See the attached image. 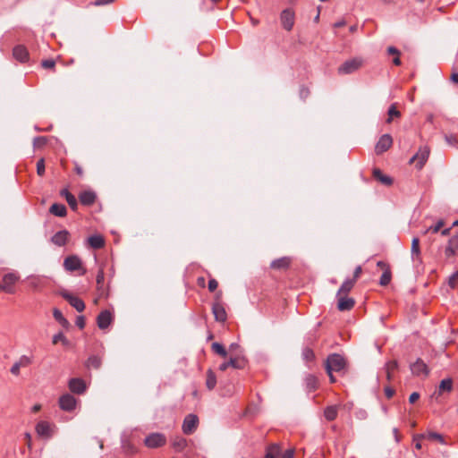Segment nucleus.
I'll list each match as a JSON object with an SVG mask.
<instances>
[{"label":"nucleus","mask_w":458,"mask_h":458,"mask_svg":"<svg viewBox=\"0 0 458 458\" xmlns=\"http://www.w3.org/2000/svg\"><path fill=\"white\" fill-rule=\"evenodd\" d=\"M75 324L80 329H83L86 325L85 318L83 316H78Z\"/></svg>","instance_id":"obj_53"},{"label":"nucleus","mask_w":458,"mask_h":458,"mask_svg":"<svg viewBox=\"0 0 458 458\" xmlns=\"http://www.w3.org/2000/svg\"><path fill=\"white\" fill-rule=\"evenodd\" d=\"M212 313L217 322H225L227 319L224 304L220 301H216L213 303Z\"/></svg>","instance_id":"obj_18"},{"label":"nucleus","mask_w":458,"mask_h":458,"mask_svg":"<svg viewBox=\"0 0 458 458\" xmlns=\"http://www.w3.org/2000/svg\"><path fill=\"white\" fill-rule=\"evenodd\" d=\"M429 148L427 146H422L419 148L418 152L410 159V163L411 164L416 162L415 166L418 169H421L424 166L425 163L427 162L429 157Z\"/></svg>","instance_id":"obj_5"},{"label":"nucleus","mask_w":458,"mask_h":458,"mask_svg":"<svg viewBox=\"0 0 458 458\" xmlns=\"http://www.w3.org/2000/svg\"><path fill=\"white\" fill-rule=\"evenodd\" d=\"M336 298H337V309L340 311L351 310L355 305V301L353 298H349L345 295L336 296Z\"/></svg>","instance_id":"obj_21"},{"label":"nucleus","mask_w":458,"mask_h":458,"mask_svg":"<svg viewBox=\"0 0 458 458\" xmlns=\"http://www.w3.org/2000/svg\"><path fill=\"white\" fill-rule=\"evenodd\" d=\"M20 280V276L17 273H7L3 276V283L1 284L2 292L9 294L15 293V284Z\"/></svg>","instance_id":"obj_3"},{"label":"nucleus","mask_w":458,"mask_h":458,"mask_svg":"<svg viewBox=\"0 0 458 458\" xmlns=\"http://www.w3.org/2000/svg\"><path fill=\"white\" fill-rule=\"evenodd\" d=\"M387 115L388 117L386 121L387 123H391L394 118L401 117V113L397 110L396 103H394L389 106Z\"/></svg>","instance_id":"obj_37"},{"label":"nucleus","mask_w":458,"mask_h":458,"mask_svg":"<svg viewBox=\"0 0 458 458\" xmlns=\"http://www.w3.org/2000/svg\"><path fill=\"white\" fill-rule=\"evenodd\" d=\"M361 66V61L360 59L354 58L351 60L345 61L341 66L338 68L339 74H350L357 71Z\"/></svg>","instance_id":"obj_9"},{"label":"nucleus","mask_w":458,"mask_h":458,"mask_svg":"<svg viewBox=\"0 0 458 458\" xmlns=\"http://www.w3.org/2000/svg\"><path fill=\"white\" fill-rule=\"evenodd\" d=\"M172 445L173 447L177 451V452H181L182 451L186 445H187V441L184 437H176L173 442H172Z\"/></svg>","instance_id":"obj_40"},{"label":"nucleus","mask_w":458,"mask_h":458,"mask_svg":"<svg viewBox=\"0 0 458 458\" xmlns=\"http://www.w3.org/2000/svg\"><path fill=\"white\" fill-rule=\"evenodd\" d=\"M52 342L54 344H56L59 342H61L65 346L69 344V340L64 336V335L62 332H59L58 334L55 335L53 336Z\"/></svg>","instance_id":"obj_47"},{"label":"nucleus","mask_w":458,"mask_h":458,"mask_svg":"<svg viewBox=\"0 0 458 458\" xmlns=\"http://www.w3.org/2000/svg\"><path fill=\"white\" fill-rule=\"evenodd\" d=\"M420 398V394L417 392H413L411 394L409 397V402L411 403H414Z\"/></svg>","instance_id":"obj_61"},{"label":"nucleus","mask_w":458,"mask_h":458,"mask_svg":"<svg viewBox=\"0 0 458 458\" xmlns=\"http://www.w3.org/2000/svg\"><path fill=\"white\" fill-rule=\"evenodd\" d=\"M310 95V89L304 86L300 89V97L302 99H306Z\"/></svg>","instance_id":"obj_55"},{"label":"nucleus","mask_w":458,"mask_h":458,"mask_svg":"<svg viewBox=\"0 0 458 458\" xmlns=\"http://www.w3.org/2000/svg\"><path fill=\"white\" fill-rule=\"evenodd\" d=\"M97 194L91 190L83 191L79 194V200L81 205L89 207L96 202Z\"/></svg>","instance_id":"obj_20"},{"label":"nucleus","mask_w":458,"mask_h":458,"mask_svg":"<svg viewBox=\"0 0 458 458\" xmlns=\"http://www.w3.org/2000/svg\"><path fill=\"white\" fill-rule=\"evenodd\" d=\"M346 360L338 353L329 354L326 360L325 368L327 374L330 371L344 372L346 369Z\"/></svg>","instance_id":"obj_1"},{"label":"nucleus","mask_w":458,"mask_h":458,"mask_svg":"<svg viewBox=\"0 0 458 458\" xmlns=\"http://www.w3.org/2000/svg\"><path fill=\"white\" fill-rule=\"evenodd\" d=\"M453 389V380L452 378H445L443 379L438 386V390L434 393L435 395H440L443 392H451Z\"/></svg>","instance_id":"obj_32"},{"label":"nucleus","mask_w":458,"mask_h":458,"mask_svg":"<svg viewBox=\"0 0 458 458\" xmlns=\"http://www.w3.org/2000/svg\"><path fill=\"white\" fill-rule=\"evenodd\" d=\"M362 273V268L360 266H358L356 267V268L354 269V272H353V277L351 278L352 280H355V282L359 279V277L360 276Z\"/></svg>","instance_id":"obj_57"},{"label":"nucleus","mask_w":458,"mask_h":458,"mask_svg":"<svg viewBox=\"0 0 458 458\" xmlns=\"http://www.w3.org/2000/svg\"><path fill=\"white\" fill-rule=\"evenodd\" d=\"M41 65L45 69H53L55 66V62L53 59H46L42 61Z\"/></svg>","instance_id":"obj_52"},{"label":"nucleus","mask_w":458,"mask_h":458,"mask_svg":"<svg viewBox=\"0 0 458 458\" xmlns=\"http://www.w3.org/2000/svg\"><path fill=\"white\" fill-rule=\"evenodd\" d=\"M423 438H428L429 440H437L438 441L439 443H441L442 445H445V441L444 439V437L439 434V433H437V432H429L428 435H424V434H421V435H417L414 437V440H420V439H423Z\"/></svg>","instance_id":"obj_29"},{"label":"nucleus","mask_w":458,"mask_h":458,"mask_svg":"<svg viewBox=\"0 0 458 458\" xmlns=\"http://www.w3.org/2000/svg\"><path fill=\"white\" fill-rule=\"evenodd\" d=\"M88 243L91 248H93L95 250H98V249H101L104 247L105 240H104L103 236L95 234V235H91L88 238Z\"/></svg>","instance_id":"obj_28"},{"label":"nucleus","mask_w":458,"mask_h":458,"mask_svg":"<svg viewBox=\"0 0 458 458\" xmlns=\"http://www.w3.org/2000/svg\"><path fill=\"white\" fill-rule=\"evenodd\" d=\"M393 144V139L390 134H383L375 146V152L380 155L390 148Z\"/></svg>","instance_id":"obj_11"},{"label":"nucleus","mask_w":458,"mask_h":458,"mask_svg":"<svg viewBox=\"0 0 458 458\" xmlns=\"http://www.w3.org/2000/svg\"><path fill=\"white\" fill-rule=\"evenodd\" d=\"M37 434L44 438H50L53 435V429L47 421L41 420L36 425Z\"/></svg>","instance_id":"obj_19"},{"label":"nucleus","mask_w":458,"mask_h":458,"mask_svg":"<svg viewBox=\"0 0 458 458\" xmlns=\"http://www.w3.org/2000/svg\"><path fill=\"white\" fill-rule=\"evenodd\" d=\"M166 443L165 437L161 433H152L146 437L144 444L148 448H157L165 445Z\"/></svg>","instance_id":"obj_7"},{"label":"nucleus","mask_w":458,"mask_h":458,"mask_svg":"<svg viewBox=\"0 0 458 458\" xmlns=\"http://www.w3.org/2000/svg\"><path fill=\"white\" fill-rule=\"evenodd\" d=\"M306 387L309 391H315L318 388V379L314 375H308L305 378Z\"/></svg>","instance_id":"obj_39"},{"label":"nucleus","mask_w":458,"mask_h":458,"mask_svg":"<svg viewBox=\"0 0 458 458\" xmlns=\"http://www.w3.org/2000/svg\"><path fill=\"white\" fill-rule=\"evenodd\" d=\"M411 257L415 266L422 264L420 239L418 237H414L411 241Z\"/></svg>","instance_id":"obj_13"},{"label":"nucleus","mask_w":458,"mask_h":458,"mask_svg":"<svg viewBox=\"0 0 458 458\" xmlns=\"http://www.w3.org/2000/svg\"><path fill=\"white\" fill-rule=\"evenodd\" d=\"M372 175L375 180L386 186H391L393 184V179L390 176L384 174L379 168H373Z\"/></svg>","instance_id":"obj_25"},{"label":"nucleus","mask_w":458,"mask_h":458,"mask_svg":"<svg viewBox=\"0 0 458 458\" xmlns=\"http://www.w3.org/2000/svg\"><path fill=\"white\" fill-rule=\"evenodd\" d=\"M20 369H21V367L17 364V362H14L13 365L10 369V372L13 376L18 377L20 375Z\"/></svg>","instance_id":"obj_56"},{"label":"nucleus","mask_w":458,"mask_h":458,"mask_svg":"<svg viewBox=\"0 0 458 458\" xmlns=\"http://www.w3.org/2000/svg\"><path fill=\"white\" fill-rule=\"evenodd\" d=\"M114 317L112 313L107 310H102L97 318V324L100 329H106L112 323Z\"/></svg>","instance_id":"obj_17"},{"label":"nucleus","mask_w":458,"mask_h":458,"mask_svg":"<svg viewBox=\"0 0 458 458\" xmlns=\"http://www.w3.org/2000/svg\"><path fill=\"white\" fill-rule=\"evenodd\" d=\"M292 263L290 257H282L273 260L270 264V267L275 270H285Z\"/></svg>","instance_id":"obj_24"},{"label":"nucleus","mask_w":458,"mask_h":458,"mask_svg":"<svg viewBox=\"0 0 458 458\" xmlns=\"http://www.w3.org/2000/svg\"><path fill=\"white\" fill-rule=\"evenodd\" d=\"M16 362L21 368H27L32 363V358L21 355Z\"/></svg>","instance_id":"obj_46"},{"label":"nucleus","mask_w":458,"mask_h":458,"mask_svg":"<svg viewBox=\"0 0 458 458\" xmlns=\"http://www.w3.org/2000/svg\"><path fill=\"white\" fill-rule=\"evenodd\" d=\"M387 53L389 55H400V54H401L400 51L394 47H389L387 48Z\"/></svg>","instance_id":"obj_62"},{"label":"nucleus","mask_w":458,"mask_h":458,"mask_svg":"<svg viewBox=\"0 0 458 458\" xmlns=\"http://www.w3.org/2000/svg\"><path fill=\"white\" fill-rule=\"evenodd\" d=\"M13 55L17 61L21 63H26L30 57L29 51L23 45H18L14 47L13 49Z\"/></svg>","instance_id":"obj_23"},{"label":"nucleus","mask_w":458,"mask_h":458,"mask_svg":"<svg viewBox=\"0 0 458 458\" xmlns=\"http://www.w3.org/2000/svg\"><path fill=\"white\" fill-rule=\"evenodd\" d=\"M64 268L68 272L78 271L80 276H84L87 272L81 258L77 255L67 256L64 260Z\"/></svg>","instance_id":"obj_2"},{"label":"nucleus","mask_w":458,"mask_h":458,"mask_svg":"<svg viewBox=\"0 0 458 458\" xmlns=\"http://www.w3.org/2000/svg\"><path fill=\"white\" fill-rule=\"evenodd\" d=\"M68 386L70 391L76 394H82L87 388L85 381L80 377L71 378L69 380Z\"/></svg>","instance_id":"obj_15"},{"label":"nucleus","mask_w":458,"mask_h":458,"mask_svg":"<svg viewBox=\"0 0 458 458\" xmlns=\"http://www.w3.org/2000/svg\"><path fill=\"white\" fill-rule=\"evenodd\" d=\"M102 365V358L98 355H90L85 362L87 369H98Z\"/></svg>","instance_id":"obj_30"},{"label":"nucleus","mask_w":458,"mask_h":458,"mask_svg":"<svg viewBox=\"0 0 458 458\" xmlns=\"http://www.w3.org/2000/svg\"><path fill=\"white\" fill-rule=\"evenodd\" d=\"M456 255H458V232L449 239L445 249V257L447 261L454 263L452 259Z\"/></svg>","instance_id":"obj_6"},{"label":"nucleus","mask_w":458,"mask_h":458,"mask_svg":"<svg viewBox=\"0 0 458 458\" xmlns=\"http://www.w3.org/2000/svg\"><path fill=\"white\" fill-rule=\"evenodd\" d=\"M114 0H95L94 5L100 6L113 3Z\"/></svg>","instance_id":"obj_59"},{"label":"nucleus","mask_w":458,"mask_h":458,"mask_svg":"<svg viewBox=\"0 0 458 458\" xmlns=\"http://www.w3.org/2000/svg\"><path fill=\"white\" fill-rule=\"evenodd\" d=\"M444 225H445L444 220L440 219V220H438V221L437 222V224H436V225H431V226H430V227L426 231V233L430 232V233H438V232L440 231V229L444 226Z\"/></svg>","instance_id":"obj_48"},{"label":"nucleus","mask_w":458,"mask_h":458,"mask_svg":"<svg viewBox=\"0 0 458 458\" xmlns=\"http://www.w3.org/2000/svg\"><path fill=\"white\" fill-rule=\"evenodd\" d=\"M217 286H218V283H217V281L216 279L211 278L208 281V290H209V292H211V293L215 292L217 289Z\"/></svg>","instance_id":"obj_54"},{"label":"nucleus","mask_w":458,"mask_h":458,"mask_svg":"<svg viewBox=\"0 0 458 458\" xmlns=\"http://www.w3.org/2000/svg\"><path fill=\"white\" fill-rule=\"evenodd\" d=\"M49 213L58 217H64L67 215V208L64 204L54 203L49 208Z\"/></svg>","instance_id":"obj_26"},{"label":"nucleus","mask_w":458,"mask_h":458,"mask_svg":"<svg viewBox=\"0 0 458 458\" xmlns=\"http://www.w3.org/2000/svg\"><path fill=\"white\" fill-rule=\"evenodd\" d=\"M445 139L449 145H454L457 142V139L454 135H445Z\"/></svg>","instance_id":"obj_58"},{"label":"nucleus","mask_w":458,"mask_h":458,"mask_svg":"<svg viewBox=\"0 0 458 458\" xmlns=\"http://www.w3.org/2000/svg\"><path fill=\"white\" fill-rule=\"evenodd\" d=\"M280 21L284 30H292L294 25V13L290 9L284 10L280 15Z\"/></svg>","instance_id":"obj_12"},{"label":"nucleus","mask_w":458,"mask_h":458,"mask_svg":"<svg viewBox=\"0 0 458 458\" xmlns=\"http://www.w3.org/2000/svg\"><path fill=\"white\" fill-rule=\"evenodd\" d=\"M385 394L387 398H391L394 394V390L391 387H386Z\"/></svg>","instance_id":"obj_64"},{"label":"nucleus","mask_w":458,"mask_h":458,"mask_svg":"<svg viewBox=\"0 0 458 458\" xmlns=\"http://www.w3.org/2000/svg\"><path fill=\"white\" fill-rule=\"evenodd\" d=\"M66 201L72 211L78 210V202L74 195L67 198Z\"/></svg>","instance_id":"obj_50"},{"label":"nucleus","mask_w":458,"mask_h":458,"mask_svg":"<svg viewBox=\"0 0 458 458\" xmlns=\"http://www.w3.org/2000/svg\"><path fill=\"white\" fill-rule=\"evenodd\" d=\"M458 284V270L452 274L448 278V285L454 289Z\"/></svg>","instance_id":"obj_49"},{"label":"nucleus","mask_w":458,"mask_h":458,"mask_svg":"<svg viewBox=\"0 0 458 458\" xmlns=\"http://www.w3.org/2000/svg\"><path fill=\"white\" fill-rule=\"evenodd\" d=\"M122 447L123 452L127 454L132 455L137 453L136 446L129 440L123 441Z\"/></svg>","instance_id":"obj_42"},{"label":"nucleus","mask_w":458,"mask_h":458,"mask_svg":"<svg viewBox=\"0 0 458 458\" xmlns=\"http://www.w3.org/2000/svg\"><path fill=\"white\" fill-rule=\"evenodd\" d=\"M281 453L280 445L277 444H271L267 447L264 458H276Z\"/></svg>","instance_id":"obj_35"},{"label":"nucleus","mask_w":458,"mask_h":458,"mask_svg":"<svg viewBox=\"0 0 458 458\" xmlns=\"http://www.w3.org/2000/svg\"><path fill=\"white\" fill-rule=\"evenodd\" d=\"M410 368L414 376H428L429 373L427 364L420 358L417 359L415 362L411 363Z\"/></svg>","instance_id":"obj_16"},{"label":"nucleus","mask_w":458,"mask_h":458,"mask_svg":"<svg viewBox=\"0 0 458 458\" xmlns=\"http://www.w3.org/2000/svg\"><path fill=\"white\" fill-rule=\"evenodd\" d=\"M294 451L293 449L286 450L282 455L281 458H293Z\"/></svg>","instance_id":"obj_60"},{"label":"nucleus","mask_w":458,"mask_h":458,"mask_svg":"<svg viewBox=\"0 0 458 458\" xmlns=\"http://www.w3.org/2000/svg\"><path fill=\"white\" fill-rule=\"evenodd\" d=\"M60 195L64 197L65 199H67V198L72 197L73 194H72L68 189H63L60 191Z\"/></svg>","instance_id":"obj_63"},{"label":"nucleus","mask_w":458,"mask_h":458,"mask_svg":"<svg viewBox=\"0 0 458 458\" xmlns=\"http://www.w3.org/2000/svg\"><path fill=\"white\" fill-rule=\"evenodd\" d=\"M211 349L215 353L220 355L223 358H225L227 356V352L224 345L217 342L212 344Z\"/></svg>","instance_id":"obj_43"},{"label":"nucleus","mask_w":458,"mask_h":458,"mask_svg":"<svg viewBox=\"0 0 458 458\" xmlns=\"http://www.w3.org/2000/svg\"><path fill=\"white\" fill-rule=\"evenodd\" d=\"M37 174L39 176H43L45 174V160H44V158H40L37 162Z\"/></svg>","instance_id":"obj_51"},{"label":"nucleus","mask_w":458,"mask_h":458,"mask_svg":"<svg viewBox=\"0 0 458 458\" xmlns=\"http://www.w3.org/2000/svg\"><path fill=\"white\" fill-rule=\"evenodd\" d=\"M47 138L46 136H38L33 139L34 148H40L47 145Z\"/></svg>","instance_id":"obj_44"},{"label":"nucleus","mask_w":458,"mask_h":458,"mask_svg":"<svg viewBox=\"0 0 458 458\" xmlns=\"http://www.w3.org/2000/svg\"><path fill=\"white\" fill-rule=\"evenodd\" d=\"M105 273L102 268H100L97 274L96 283H97V293L98 298H107L108 297V290L105 287Z\"/></svg>","instance_id":"obj_14"},{"label":"nucleus","mask_w":458,"mask_h":458,"mask_svg":"<svg viewBox=\"0 0 458 458\" xmlns=\"http://www.w3.org/2000/svg\"><path fill=\"white\" fill-rule=\"evenodd\" d=\"M392 278V273L390 267H386L380 276L379 284L386 286L390 284Z\"/></svg>","instance_id":"obj_41"},{"label":"nucleus","mask_w":458,"mask_h":458,"mask_svg":"<svg viewBox=\"0 0 458 458\" xmlns=\"http://www.w3.org/2000/svg\"><path fill=\"white\" fill-rule=\"evenodd\" d=\"M198 424H199V418L197 415L195 414H188L184 420H183V423H182V431L184 434L186 435H191L192 434L197 427H198Z\"/></svg>","instance_id":"obj_8"},{"label":"nucleus","mask_w":458,"mask_h":458,"mask_svg":"<svg viewBox=\"0 0 458 458\" xmlns=\"http://www.w3.org/2000/svg\"><path fill=\"white\" fill-rule=\"evenodd\" d=\"M53 317L64 328L68 329L70 327V322L64 317L60 310L54 309Z\"/></svg>","instance_id":"obj_34"},{"label":"nucleus","mask_w":458,"mask_h":458,"mask_svg":"<svg viewBox=\"0 0 458 458\" xmlns=\"http://www.w3.org/2000/svg\"><path fill=\"white\" fill-rule=\"evenodd\" d=\"M230 367L236 369H243L246 367L247 360L244 357H231L228 360Z\"/></svg>","instance_id":"obj_31"},{"label":"nucleus","mask_w":458,"mask_h":458,"mask_svg":"<svg viewBox=\"0 0 458 458\" xmlns=\"http://www.w3.org/2000/svg\"><path fill=\"white\" fill-rule=\"evenodd\" d=\"M302 358L308 362L313 361L315 360V353L313 350L310 347H305L302 350Z\"/></svg>","instance_id":"obj_45"},{"label":"nucleus","mask_w":458,"mask_h":458,"mask_svg":"<svg viewBox=\"0 0 458 458\" xmlns=\"http://www.w3.org/2000/svg\"><path fill=\"white\" fill-rule=\"evenodd\" d=\"M338 408L336 405L327 406L324 410V416L328 421H333L337 418Z\"/></svg>","instance_id":"obj_33"},{"label":"nucleus","mask_w":458,"mask_h":458,"mask_svg":"<svg viewBox=\"0 0 458 458\" xmlns=\"http://www.w3.org/2000/svg\"><path fill=\"white\" fill-rule=\"evenodd\" d=\"M354 285H355V280H352L350 278L344 280V282L340 286V288L336 293V296H342V295L347 296V294L352 291V289L354 287Z\"/></svg>","instance_id":"obj_27"},{"label":"nucleus","mask_w":458,"mask_h":458,"mask_svg":"<svg viewBox=\"0 0 458 458\" xmlns=\"http://www.w3.org/2000/svg\"><path fill=\"white\" fill-rule=\"evenodd\" d=\"M76 398L70 394H63L59 398V406L63 411H72L76 408Z\"/></svg>","instance_id":"obj_10"},{"label":"nucleus","mask_w":458,"mask_h":458,"mask_svg":"<svg viewBox=\"0 0 458 458\" xmlns=\"http://www.w3.org/2000/svg\"><path fill=\"white\" fill-rule=\"evenodd\" d=\"M216 386V377L214 371L209 369L206 374V386L208 390H213Z\"/></svg>","instance_id":"obj_36"},{"label":"nucleus","mask_w":458,"mask_h":458,"mask_svg":"<svg viewBox=\"0 0 458 458\" xmlns=\"http://www.w3.org/2000/svg\"><path fill=\"white\" fill-rule=\"evenodd\" d=\"M69 237L70 233L67 230H61L52 236L51 242L58 247H63L68 242Z\"/></svg>","instance_id":"obj_22"},{"label":"nucleus","mask_w":458,"mask_h":458,"mask_svg":"<svg viewBox=\"0 0 458 458\" xmlns=\"http://www.w3.org/2000/svg\"><path fill=\"white\" fill-rule=\"evenodd\" d=\"M398 369V363L396 360H390L386 364V377L387 380L390 381L392 379V377L394 373Z\"/></svg>","instance_id":"obj_38"},{"label":"nucleus","mask_w":458,"mask_h":458,"mask_svg":"<svg viewBox=\"0 0 458 458\" xmlns=\"http://www.w3.org/2000/svg\"><path fill=\"white\" fill-rule=\"evenodd\" d=\"M59 295L68 301L78 312H82L85 310L84 301L81 298L70 293L67 290H61Z\"/></svg>","instance_id":"obj_4"}]
</instances>
